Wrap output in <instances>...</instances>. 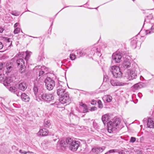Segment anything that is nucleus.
Wrapping results in <instances>:
<instances>
[{
    "label": "nucleus",
    "instance_id": "nucleus-1",
    "mask_svg": "<svg viewBox=\"0 0 154 154\" xmlns=\"http://www.w3.org/2000/svg\"><path fill=\"white\" fill-rule=\"evenodd\" d=\"M120 121L119 118L110 121L107 123V130L109 133H111L116 129V127L120 124Z\"/></svg>",
    "mask_w": 154,
    "mask_h": 154
},
{
    "label": "nucleus",
    "instance_id": "nucleus-2",
    "mask_svg": "<svg viewBox=\"0 0 154 154\" xmlns=\"http://www.w3.org/2000/svg\"><path fill=\"white\" fill-rule=\"evenodd\" d=\"M67 143L69 144V149L72 151H75L80 146V143L79 141L73 140L70 138L67 141Z\"/></svg>",
    "mask_w": 154,
    "mask_h": 154
},
{
    "label": "nucleus",
    "instance_id": "nucleus-3",
    "mask_svg": "<svg viewBox=\"0 0 154 154\" xmlns=\"http://www.w3.org/2000/svg\"><path fill=\"white\" fill-rule=\"evenodd\" d=\"M24 54V53L23 52L21 53H19V54H17L19 59L17 60V66L19 68H20V71L21 73L23 72L25 70V63L24 60L22 59L23 58V56Z\"/></svg>",
    "mask_w": 154,
    "mask_h": 154
},
{
    "label": "nucleus",
    "instance_id": "nucleus-4",
    "mask_svg": "<svg viewBox=\"0 0 154 154\" xmlns=\"http://www.w3.org/2000/svg\"><path fill=\"white\" fill-rule=\"evenodd\" d=\"M110 70L113 76L115 78H120L122 75V73L118 66H112L111 67Z\"/></svg>",
    "mask_w": 154,
    "mask_h": 154
},
{
    "label": "nucleus",
    "instance_id": "nucleus-5",
    "mask_svg": "<svg viewBox=\"0 0 154 154\" xmlns=\"http://www.w3.org/2000/svg\"><path fill=\"white\" fill-rule=\"evenodd\" d=\"M47 89L51 90L53 89L55 85L54 81L50 77H47L44 81Z\"/></svg>",
    "mask_w": 154,
    "mask_h": 154
},
{
    "label": "nucleus",
    "instance_id": "nucleus-6",
    "mask_svg": "<svg viewBox=\"0 0 154 154\" xmlns=\"http://www.w3.org/2000/svg\"><path fill=\"white\" fill-rule=\"evenodd\" d=\"M39 98H41L43 100L49 102L54 99V97L52 94H47L41 93L38 95Z\"/></svg>",
    "mask_w": 154,
    "mask_h": 154
},
{
    "label": "nucleus",
    "instance_id": "nucleus-7",
    "mask_svg": "<svg viewBox=\"0 0 154 154\" xmlns=\"http://www.w3.org/2000/svg\"><path fill=\"white\" fill-rule=\"evenodd\" d=\"M137 73L135 71L128 70L125 77L129 80H133L136 78Z\"/></svg>",
    "mask_w": 154,
    "mask_h": 154
},
{
    "label": "nucleus",
    "instance_id": "nucleus-8",
    "mask_svg": "<svg viewBox=\"0 0 154 154\" xmlns=\"http://www.w3.org/2000/svg\"><path fill=\"white\" fill-rule=\"evenodd\" d=\"M15 79L14 76H8L3 81V84L6 87L13 85V80Z\"/></svg>",
    "mask_w": 154,
    "mask_h": 154
},
{
    "label": "nucleus",
    "instance_id": "nucleus-9",
    "mask_svg": "<svg viewBox=\"0 0 154 154\" xmlns=\"http://www.w3.org/2000/svg\"><path fill=\"white\" fill-rule=\"evenodd\" d=\"M59 100L62 104L69 103L70 100L68 94L66 93H65L64 95L60 97Z\"/></svg>",
    "mask_w": 154,
    "mask_h": 154
},
{
    "label": "nucleus",
    "instance_id": "nucleus-10",
    "mask_svg": "<svg viewBox=\"0 0 154 154\" xmlns=\"http://www.w3.org/2000/svg\"><path fill=\"white\" fill-rule=\"evenodd\" d=\"M2 40L5 44V46L8 49L10 48L11 46H12V41L11 39L6 37H2Z\"/></svg>",
    "mask_w": 154,
    "mask_h": 154
},
{
    "label": "nucleus",
    "instance_id": "nucleus-11",
    "mask_svg": "<svg viewBox=\"0 0 154 154\" xmlns=\"http://www.w3.org/2000/svg\"><path fill=\"white\" fill-rule=\"evenodd\" d=\"M65 89L64 87L62 85H59L57 87V94L60 97L65 94Z\"/></svg>",
    "mask_w": 154,
    "mask_h": 154
},
{
    "label": "nucleus",
    "instance_id": "nucleus-12",
    "mask_svg": "<svg viewBox=\"0 0 154 154\" xmlns=\"http://www.w3.org/2000/svg\"><path fill=\"white\" fill-rule=\"evenodd\" d=\"M112 59L116 63L120 62L121 61L122 55L120 53L113 54L112 55Z\"/></svg>",
    "mask_w": 154,
    "mask_h": 154
},
{
    "label": "nucleus",
    "instance_id": "nucleus-13",
    "mask_svg": "<svg viewBox=\"0 0 154 154\" xmlns=\"http://www.w3.org/2000/svg\"><path fill=\"white\" fill-rule=\"evenodd\" d=\"M69 138H67L66 139L65 141H64L63 140H60L58 142V144H59L60 146L61 147H63L64 148H66V147H69V144L67 143V140H69Z\"/></svg>",
    "mask_w": 154,
    "mask_h": 154
},
{
    "label": "nucleus",
    "instance_id": "nucleus-14",
    "mask_svg": "<svg viewBox=\"0 0 154 154\" xmlns=\"http://www.w3.org/2000/svg\"><path fill=\"white\" fill-rule=\"evenodd\" d=\"M110 83L111 85L113 86H122L125 85V83L118 81L116 80H113L112 79L110 80Z\"/></svg>",
    "mask_w": 154,
    "mask_h": 154
},
{
    "label": "nucleus",
    "instance_id": "nucleus-15",
    "mask_svg": "<svg viewBox=\"0 0 154 154\" xmlns=\"http://www.w3.org/2000/svg\"><path fill=\"white\" fill-rule=\"evenodd\" d=\"M48 131L45 128L40 129L37 134L38 136H45L48 135Z\"/></svg>",
    "mask_w": 154,
    "mask_h": 154
},
{
    "label": "nucleus",
    "instance_id": "nucleus-16",
    "mask_svg": "<svg viewBox=\"0 0 154 154\" xmlns=\"http://www.w3.org/2000/svg\"><path fill=\"white\" fill-rule=\"evenodd\" d=\"M104 149L101 147L94 148L92 149L91 152L93 154H97L102 152Z\"/></svg>",
    "mask_w": 154,
    "mask_h": 154
},
{
    "label": "nucleus",
    "instance_id": "nucleus-17",
    "mask_svg": "<svg viewBox=\"0 0 154 154\" xmlns=\"http://www.w3.org/2000/svg\"><path fill=\"white\" fill-rule=\"evenodd\" d=\"M147 126L150 128H154V121L151 118H148L147 120Z\"/></svg>",
    "mask_w": 154,
    "mask_h": 154
},
{
    "label": "nucleus",
    "instance_id": "nucleus-18",
    "mask_svg": "<svg viewBox=\"0 0 154 154\" xmlns=\"http://www.w3.org/2000/svg\"><path fill=\"white\" fill-rule=\"evenodd\" d=\"M122 65L125 69L129 68L131 66V63L130 61L127 59L125 60Z\"/></svg>",
    "mask_w": 154,
    "mask_h": 154
},
{
    "label": "nucleus",
    "instance_id": "nucleus-19",
    "mask_svg": "<svg viewBox=\"0 0 154 154\" xmlns=\"http://www.w3.org/2000/svg\"><path fill=\"white\" fill-rule=\"evenodd\" d=\"M27 86L26 83L24 82H22L19 85V88L23 91H24L27 88Z\"/></svg>",
    "mask_w": 154,
    "mask_h": 154
},
{
    "label": "nucleus",
    "instance_id": "nucleus-20",
    "mask_svg": "<svg viewBox=\"0 0 154 154\" xmlns=\"http://www.w3.org/2000/svg\"><path fill=\"white\" fill-rule=\"evenodd\" d=\"M21 97L22 100L26 102H29L30 99L29 96L25 93H23Z\"/></svg>",
    "mask_w": 154,
    "mask_h": 154
},
{
    "label": "nucleus",
    "instance_id": "nucleus-21",
    "mask_svg": "<svg viewBox=\"0 0 154 154\" xmlns=\"http://www.w3.org/2000/svg\"><path fill=\"white\" fill-rule=\"evenodd\" d=\"M109 116L107 114L104 115L102 116V120L104 125L109 121Z\"/></svg>",
    "mask_w": 154,
    "mask_h": 154
},
{
    "label": "nucleus",
    "instance_id": "nucleus-22",
    "mask_svg": "<svg viewBox=\"0 0 154 154\" xmlns=\"http://www.w3.org/2000/svg\"><path fill=\"white\" fill-rule=\"evenodd\" d=\"M137 39L136 38H135L131 40V44L133 48H136L137 46Z\"/></svg>",
    "mask_w": 154,
    "mask_h": 154
},
{
    "label": "nucleus",
    "instance_id": "nucleus-23",
    "mask_svg": "<svg viewBox=\"0 0 154 154\" xmlns=\"http://www.w3.org/2000/svg\"><path fill=\"white\" fill-rule=\"evenodd\" d=\"M80 106L82 107L83 108V112L84 113L88 111H87V106L86 104L83 103H79Z\"/></svg>",
    "mask_w": 154,
    "mask_h": 154
},
{
    "label": "nucleus",
    "instance_id": "nucleus-24",
    "mask_svg": "<svg viewBox=\"0 0 154 154\" xmlns=\"http://www.w3.org/2000/svg\"><path fill=\"white\" fill-rule=\"evenodd\" d=\"M9 89V90L15 94L16 91L17 90V88L14 86H11L9 88L7 87Z\"/></svg>",
    "mask_w": 154,
    "mask_h": 154
},
{
    "label": "nucleus",
    "instance_id": "nucleus-25",
    "mask_svg": "<svg viewBox=\"0 0 154 154\" xmlns=\"http://www.w3.org/2000/svg\"><path fill=\"white\" fill-rule=\"evenodd\" d=\"M105 99V100L108 102H110L112 100V97L110 95H107L106 96L104 97Z\"/></svg>",
    "mask_w": 154,
    "mask_h": 154
},
{
    "label": "nucleus",
    "instance_id": "nucleus-26",
    "mask_svg": "<svg viewBox=\"0 0 154 154\" xmlns=\"http://www.w3.org/2000/svg\"><path fill=\"white\" fill-rule=\"evenodd\" d=\"M154 31V26H152L150 29L146 31V34H150L152 32H153Z\"/></svg>",
    "mask_w": 154,
    "mask_h": 154
},
{
    "label": "nucleus",
    "instance_id": "nucleus-27",
    "mask_svg": "<svg viewBox=\"0 0 154 154\" xmlns=\"http://www.w3.org/2000/svg\"><path fill=\"white\" fill-rule=\"evenodd\" d=\"M46 68L45 67V66H43L41 67V69L39 71V76L43 75L45 72V71L43 70H45Z\"/></svg>",
    "mask_w": 154,
    "mask_h": 154
},
{
    "label": "nucleus",
    "instance_id": "nucleus-28",
    "mask_svg": "<svg viewBox=\"0 0 154 154\" xmlns=\"http://www.w3.org/2000/svg\"><path fill=\"white\" fill-rule=\"evenodd\" d=\"M133 87L135 89H138L141 88V85L140 83H137L134 85L133 86Z\"/></svg>",
    "mask_w": 154,
    "mask_h": 154
},
{
    "label": "nucleus",
    "instance_id": "nucleus-29",
    "mask_svg": "<svg viewBox=\"0 0 154 154\" xmlns=\"http://www.w3.org/2000/svg\"><path fill=\"white\" fill-rule=\"evenodd\" d=\"M24 54L23 55H24L25 54H26V57H25V59L26 60H27L30 57V53H31V52H28L27 51L26 52V53H25L24 52Z\"/></svg>",
    "mask_w": 154,
    "mask_h": 154
},
{
    "label": "nucleus",
    "instance_id": "nucleus-30",
    "mask_svg": "<svg viewBox=\"0 0 154 154\" xmlns=\"http://www.w3.org/2000/svg\"><path fill=\"white\" fill-rule=\"evenodd\" d=\"M51 125V123L50 121L47 120L45 122L44 126L46 128H49Z\"/></svg>",
    "mask_w": 154,
    "mask_h": 154
},
{
    "label": "nucleus",
    "instance_id": "nucleus-31",
    "mask_svg": "<svg viewBox=\"0 0 154 154\" xmlns=\"http://www.w3.org/2000/svg\"><path fill=\"white\" fill-rule=\"evenodd\" d=\"M23 94V93H22L21 91H20L19 89H17V90L16 91L15 94L18 97L20 96L21 97Z\"/></svg>",
    "mask_w": 154,
    "mask_h": 154
},
{
    "label": "nucleus",
    "instance_id": "nucleus-32",
    "mask_svg": "<svg viewBox=\"0 0 154 154\" xmlns=\"http://www.w3.org/2000/svg\"><path fill=\"white\" fill-rule=\"evenodd\" d=\"M11 13L12 15L16 16H19L20 14V12L16 11H12Z\"/></svg>",
    "mask_w": 154,
    "mask_h": 154
},
{
    "label": "nucleus",
    "instance_id": "nucleus-33",
    "mask_svg": "<svg viewBox=\"0 0 154 154\" xmlns=\"http://www.w3.org/2000/svg\"><path fill=\"white\" fill-rule=\"evenodd\" d=\"M38 88L36 86H34L33 88V91L34 92V94L35 95H36L38 93Z\"/></svg>",
    "mask_w": 154,
    "mask_h": 154
},
{
    "label": "nucleus",
    "instance_id": "nucleus-34",
    "mask_svg": "<svg viewBox=\"0 0 154 154\" xmlns=\"http://www.w3.org/2000/svg\"><path fill=\"white\" fill-rule=\"evenodd\" d=\"M20 29L19 28L17 27L14 31V33L15 34H18L20 32Z\"/></svg>",
    "mask_w": 154,
    "mask_h": 154
},
{
    "label": "nucleus",
    "instance_id": "nucleus-35",
    "mask_svg": "<svg viewBox=\"0 0 154 154\" xmlns=\"http://www.w3.org/2000/svg\"><path fill=\"white\" fill-rule=\"evenodd\" d=\"M70 58L72 60H74L76 58V56L73 54H70Z\"/></svg>",
    "mask_w": 154,
    "mask_h": 154
},
{
    "label": "nucleus",
    "instance_id": "nucleus-36",
    "mask_svg": "<svg viewBox=\"0 0 154 154\" xmlns=\"http://www.w3.org/2000/svg\"><path fill=\"white\" fill-rule=\"evenodd\" d=\"M4 77L5 76L4 74L0 73V82L3 81Z\"/></svg>",
    "mask_w": 154,
    "mask_h": 154
},
{
    "label": "nucleus",
    "instance_id": "nucleus-37",
    "mask_svg": "<svg viewBox=\"0 0 154 154\" xmlns=\"http://www.w3.org/2000/svg\"><path fill=\"white\" fill-rule=\"evenodd\" d=\"M98 103L99 105V107L100 108H102L103 107V104L100 100H99L98 102Z\"/></svg>",
    "mask_w": 154,
    "mask_h": 154
},
{
    "label": "nucleus",
    "instance_id": "nucleus-38",
    "mask_svg": "<svg viewBox=\"0 0 154 154\" xmlns=\"http://www.w3.org/2000/svg\"><path fill=\"white\" fill-rule=\"evenodd\" d=\"M77 54H79V57H80L83 55V53L81 51H78L77 52Z\"/></svg>",
    "mask_w": 154,
    "mask_h": 154
},
{
    "label": "nucleus",
    "instance_id": "nucleus-39",
    "mask_svg": "<svg viewBox=\"0 0 154 154\" xmlns=\"http://www.w3.org/2000/svg\"><path fill=\"white\" fill-rule=\"evenodd\" d=\"M136 140V138L134 137H131L130 139V142L132 143L134 142Z\"/></svg>",
    "mask_w": 154,
    "mask_h": 154
},
{
    "label": "nucleus",
    "instance_id": "nucleus-40",
    "mask_svg": "<svg viewBox=\"0 0 154 154\" xmlns=\"http://www.w3.org/2000/svg\"><path fill=\"white\" fill-rule=\"evenodd\" d=\"M97 109V108L95 106H94L91 108L90 110L91 111H94Z\"/></svg>",
    "mask_w": 154,
    "mask_h": 154
},
{
    "label": "nucleus",
    "instance_id": "nucleus-41",
    "mask_svg": "<svg viewBox=\"0 0 154 154\" xmlns=\"http://www.w3.org/2000/svg\"><path fill=\"white\" fill-rule=\"evenodd\" d=\"M12 67L11 66H9L8 68H7V69L8 70V72L9 73L11 70Z\"/></svg>",
    "mask_w": 154,
    "mask_h": 154
},
{
    "label": "nucleus",
    "instance_id": "nucleus-42",
    "mask_svg": "<svg viewBox=\"0 0 154 154\" xmlns=\"http://www.w3.org/2000/svg\"><path fill=\"white\" fill-rule=\"evenodd\" d=\"M91 103L92 105H94L96 104V103L95 100H93L92 101Z\"/></svg>",
    "mask_w": 154,
    "mask_h": 154
},
{
    "label": "nucleus",
    "instance_id": "nucleus-43",
    "mask_svg": "<svg viewBox=\"0 0 154 154\" xmlns=\"http://www.w3.org/2000/svg\"><path fill=\"white\" fill-rule=\"evenodd\" d=\"M3 46H4L2 43L0 42V50L2 48Z\"/></svg>",
    "mask_w": 154,
    "mask_h": 154
},
{
    "label": "nucleus",
    "instance_id": "nucleus-44",
    "mask_svg": "<svg viewBox=\"0 0 154 154\" xmlns=\"http://www.w3.org/2000/svg\"><path fill=\"white\" fill-rule=\"evenodd\" d=\"M21 151H22V150H20L19 151V152L21 153H24L25 154H26L27 153V152L25 151H23V152H21Z\"/></svg>",
    "mask_w": 154,
    "mask_h": 154
},
{
    "label": "nucleus",
    "instance_id": "nucleus-45",
    "mask_svg": "<svg viewBox=\"0 0 154 154\" xmlns=\"http://www.w3.org/2000/svg\"><path fill=\"white\" fill-rule=\"evenodd\" d=\"M3 67V64L2 63H0V70H1Z\"/></svg>",
    "mask_w": 154,
    "mask_h": 154
},
{
    "label": "nucleus",
    "instance_id": "nucleus-46",
    "mask_svg": "<svg viewBox=\"0 0 154 154\" xmlns=\"http://www.w3.org/2000/svg\"><path fill=\"white\" fill-rule=\"evenodd\" d=\"M4 29L2 27H0V33H2L4 31Z\"/></svg>",
    "mask_w": 154,
    "mask_h": 154
},
{
    "label": "nucleus",
    "instance_id": "nucleus-47",
    "mask_svg": "<svg viewBox=\"0 0 154 154\" xmlns=\"http://www.w3.org/2000/svg\"><path fill=\"white\" fill-rule=\"evenodd\" d=\"M18 23H15L14 25V27H17L18 26Z\"/></svg>",
    "mask_w": 154,
    "mask_h": 154
},
{
    "label": "nucleus",
    "instance_id": "nucleus-48",
    "mask_svg": "<svg viewBox=\"0 0 154 154\" xmlns=\"http://www.w3.org/2000/svg\"><path fill=\"white\" fill-rule=\"evenodd\" d=\"M113 152H114V150H110L109 151V153H112Z\"/></svg>",
    "mask_w": 154,
    "mask_h": 154
},
{
    "label": "nucleus",
    "instance_id": "nucleus-49",
    "mask_svg": "<svg viewBox=\"0 0 154 154\" xmlns=\"http://www.w3.org/2000/svg\"><path fill=\"white\" fill-rule=\"evenodd\" d=\"M119 154H125V153L123 152H120L119 153Z\"/></svg>",
    "mask_w": 154,
    "mask_h": 154
},
{
    "label": "nucleus",
    "instance_id": "nucleus-50",
    "mask_svg": "<svg viewBox=\"0 0 154 154\" xmlns=\"http://www.w3.org/2000/svg\"><path fill=\"white\" fill-rule=\"evenodd\" d=\"M96 50L97 52H99V51H98L97 48H96Z\"/></svg>",
    "mask_w": 154,
    "mask_h": 154
},
{
    "label": "nucleus",
    "instance_id": "nucleus-51",
    "mask_svg": "<svg viewBox=\"0 0 154 154\" xmlns=\"http://www.w3.org/2000/svg\"><path fill=\"white\" fill-rule=\"evenodd\" d=\"M105 78L104 77L103 78V81H105Z\"/></svg>",
    "mask_w": 154,
    "mask_h": 154
},
{
    "label": "nucleus",
    "instance_id": "nucleus-52",
    "mask_svg": "<svg viewBox=\"0 0 154 154\" xmlns=\"http://www.w3.org/2000/svg\"><path fill=\"white\" fill-rule=\"evenodd\" d=\"M56 140H57L56 139H54V141H56Z\"/></svg>",
    "mask_w": 154,
    "mask_h": 154
},
{
    "label": "nucleus",
    "instance_id": "nucleus-53",
    "mask_svg": "<svg viewBox=\"0 0 154 154\" xmlns=\"http://www.w3.org/2000/svg\"><path fill=\"white\" fill-rule=\"evenodd\" d=\"M33 38H37V37H32Z\"/></svg>",
    "mask_w": 154,
    "mask_h": 154
},
{
    "label": "nucleus",
    "instance_id": "nucleus-54",
    "mask_svg": "<svg viewBox=\"0 0 154 154\" xmlns=\"http://www.w3.org/2000/svg\"><path fill=\"white\" fill-rule=\"evenodd\" d=\"M29 152V151H28L27 152Z\"/></svg>",
    "mask_w": 154,
    "mask_h": 154
},
{
    "label": "nucleus",
    "instance_id": "nucleus-55",
    "mask_svg": "<svg viewBox=\"0 0 154 154\" xmlns=\"http://www.w3.org/2000/svg\"><path fill=\"white\" fill-rule=\"evenodd\" d=\"M133 0V1H134V0Z\"/></svg>",
    "mask_w": 154,
    "mask_h": 154
}]
</instances>
